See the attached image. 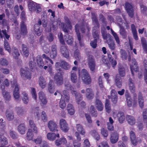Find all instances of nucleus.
<instances>
[{
	"mask_svg": "<svg viewBox=\"0 0 147 147\" xmlns=\"http://www.w3.org/2000/svg\"><path fill=\"white\" fill-rule=\"evenodd\" d=\"M79 76L81 77L83 82L87 84L91 82V79L88 71L85 69H83L79 73Z\"/></svg>",
	"mask_w": 147,
	"mask_h": 147,
	"instance_id": "f257e3e1",
	"label": "nucleus"
},
{
	"mask_svg": "<svg viewBox=\"0 0 147 147\" xmlns=\"http://www.w3.org/2000/svg\"><path fill=\"white\" fill-rule=\"evenodd\" d=\"M28 7L30 11H36L37 13H39L42 11L40 5L32 1L28 3Z\"/></svg>",
	"mask_w": 147,
	"mask_h": 147,
	"instance_id": "f03ea898",
	"label": "nucleus"
},
{
	"mask_svg": "<svg viewBox=\"0 0 147 147\" xmlns=\"http://www.w3.org/2000/svg\"><path fill=\"white\" fill-rule=\"evenodd\" d=\"M56 68L57 70L60 71L59 67L66 70H68L70 68V65L64 60H60L59 62H57L55 64Z\"/></svg>",
	"mask_w": 147,
	"mask_h": 147,
	"instance_id": "7ed1b4c3",
	"label": "nucleus"
},
{
	"mask_svg": "<svg viewBox=\"0 0 147 147\" xmlns=\"http://www.w3.org/2000/svg\"><path fill=\"white\" fill-rule=\"evenodd\" d=\"M125 8L126 11L130 17L131 18L134 17V12L133 9V5L128 2L125 4Z\"/></svg>",
	"mask_w": 147,
	"mask_h": 147,
	"instance_id": "20e7f679",
	"label": "nucleus"
},
{
	"mask_svg": "<svg viewBox=\"0 0 147 147\" xmlns=\"http://www.w3.org/2000/svg\"><path fill=\"white\" fill-rule=\"evenodd\" d=\"M87 63L90 70L94 71L95 67V63L94 57L92 55H89L87 59Z\"/></svg>",
	"mask_w": 147,
	"mask_h": 147,
	"instance_id": "39448f33",
	"label": "nucleus"
},
{
	"mask_svg": "<svg viewBox=\"0 0 147 147\" xmlns=\"http://www.w3.org/2000/svg\"><path fill=\"white\" fill-rule=\"evenodd\" d=\"M60 50V52L63 57L67 59L69 58V49L65 44L61 45Z\"/></svg>",
	"mask_w": 147,
	"mask_h": 147,
	"instance_id": "423d86ee",
	"label": "nucleus"
},
{
	"mask_svg": "<svg viewBox=\"0 0 147 147\" xmlns=\"http://www.w3.org/2000/svg\"><path fill=\"white\" fill-rule=\"evenodd\" d=\"M63 76L60 73L56 74L54 76V81L55 83L58 85H61L63 83Z\"/></svg>",
	"mask_w": 147,
	"mask_h": 147,
	"instance_id": "0eeeda50",
	"label": "nucleus"
},
{
	"mask_svg": "<svg viewBox=\"0 0 147 147\" xmlns=\"http://www.w3.org/2000/svg\"><path fill=\"white\" fill-rule=\"evenodd\" d=\"M20 72L21 76L23 78H26L28 79L31 78V76L28 69L26 68H21Z\"/></svg>",
	"mask_w": 147,
	"mask_h": 147,
	"instance_id": "6e6552de",
	"label": "nucleus"
},
{
	"mask_svg": "<svg viewBox=\"0 0 147 147\" xmlns=\"http://www.w3.org/2000/svg\"><path fill=\"white\" fill-rule=\"evenodd\" d=\"M77 68L76 67H73L72 70L70 72V76L71 81L74 83H76L77 82Z\"/></svg>",
	"mask_w": 147,
	"mask_h": 147,
	"instance_id": "1a4fd4ad",
	"label": "nucleus"
},
{
	"mask_svg": "<svg viewBox=\"0 0 147 147\" xmlns=\"http://www.w3.org/2000/svg\"><path fill=\"white\" fill-rule=\"evenodd\" d=\"M13 83H14V85L15 86L13 92V95L14 98L16 99H18L19 98L20 96L19 91V88L18 86V85L17 83L16 82L14 81L13 82H11V84L12 85Z\"/></svg>",
	"mask_w": 147,
	"mask_h": 147,
	"instance_id": "9d476101",
	"label": "nucleus"
},
{
	"mask_svg": "<svg viewBox=\"0 0 147 147\" xmlns=\"http://www.w3.org/2000/svg\"><path fill=\"white\" fill-rule=\"evenodd\" d=\"M59 124L61 130L65 132L68 131L69 129L68 124L65 119H61L59 121Z\"/></svg>",
	"mask_w": 147,
	"mask_h": 147,
	"instance_id": "9b49d317",
	"label": "nucleus"
},
{
	"mask_svg": "<svg viewBox=\"0 0 147 147\" xmlns=\"http://www.w3.org/2000/svg\"><path fill=\"white\" fill-rule=\"evenodd\" d=\"M48 126L50 131H51L55 132L58 131V126L56 123L54 121L51 120L48 123Z\"/></svg>",
	"mask_w": 147,
	"mask_h": 147,
	"instance_id": "f8f14e48",
	"label": "nucleus"
},
{
	"mask_svg": "<svg viewBox=\"0 0 147 147\" xmlns=\"http://www.w3.org/2000/svg\"><path fill=\"white\" fill-rule=\"evenodd\" d=\"M119 134L117 132L112 133L110 135V141L113 144L117 143L118 140Z\"/></svg>",
	"mask_w": 147,
	"mask_h": 147,
	"instance_id": "ddd939ff",
	"label": "nucleus"
},
{
	"mask_svg": "<svg viewBox=\"0 0 147 147\" xmlns=\"http://www.w3.org/2000/svg\"><path fill=\"white\" fill-rule=\"evenodd\" d=\"M115 84L119 88L121 87L122 84V78L118 74H117L115 76Z\"/></svg>",
	"mask_w": 147,
	"mask_h": 147,
	"instance_id": "4468645a",
	"label": "nucleus"
},
{
	"mask_svg": "<svg viewBox=\"0 0 147 147\" xmlns=\"http://www.w3.org/2000/svg\"><path fill=\"white\" fill-rule=\"evenodd\" d=\"M95 104L96 107L98 111H100L103 110L104 105L100 100L96 98Z\"/></svg>",
	"mask_w": 147,
	"mask_h": 147,
	"instance_id": "2eb2a0df",
	"label": "nucleus"
},
{
	"mask_svg": "<svg viewBox=\"0 0 147 147\" xmlns=\"http://www.w3.org/2000/svg\"><path fill=\"white\" fill-rule=\"evenodd\" d=\"M118 75L121 77H124L125 75V69L124 67L120 64H118Z\"/></svg>",
	"mask_w": 147,
	"mask_h": 147,
	"instance_id": "dca6fc26",
	"label": "nucleus"
},
{
	"mask_svg": "<svg viewBox=\"0 0 147 147\" xmlns=\"http://www.w3.org/2000/svg\"><path fill=\"white\" fill-rule=\"evenodd\" d=\"M75 28L80 45L81 47H83L84 46V44L81 40V36L79 31V25L78 24H77L75 26Z\"/></svg>",
	"mask_w": 147,
	"mask_h": 147,
	"instance_id": "f3484780",
	"label": "nucleus"
},
{
	"mask_svg": "<svg viewBox=\"0 0 147 147\" xmlns=\"http://www.w3.org/2000/svg\"><path fill=\"white\" fill-rule=\"evenodd\" d=\"M111 99L112 102L116 104L117 101V93L115 90L113 89L111 91Z\"/></svg>",
	"mask_w": 147,
	"mask_h": 147,
	"instance_id": "a211bd4d",
	"label": "nucleus"
},
{
	"mask_svg": "<svg viewBox=\"0 0 147 147\" xmlns=\"http://www.w3.org/2000/svg\"><path fill=\"white\" fill-rule=\"evenodd\" d=\"M130 138L131 143L134 145L136 146L137 144L136 137L134 132L132 131L130 132Z\"/></svg>",
	"mask_w": 147,
	"mask_h": 147,
	"instance_id": "6ab92c4d",
	"label": "nucleus"
},
{
	"mask_svg": "<svg viewBox=\"0 0 147 147\" xmlns=\"http://www.w3.org/2000/svg\"><path fill=\"white\" fill-rule=\"evenodd\" d=\"M126 120L128 123L131 125H133L136 123L135 118L131 115H128L126 117Z\"/></svg>",
	"mask_w": 147,
	"mask_h": 147,
	"instance_id": "aec40b11",
	"label": "nucleus"
},
{
	"mask_svg": "<svg viewBox=\"0 0 147 147\" xmlns=\"http://www.w3.org/2000/svg\"><path fill=\"white\" fill-rule=\"evenodd\" d=\"M21 33L23 35H26L27 33L25 23L22 21L20 24Z\"/></svg>",
	"mask_w": 147,
	"mask_h": 147,
	"instance_id": "412c9836",
	"label": "nucleus"
},
{
	"mask_svg": "<svg viewBox=\"0 0 147 147\" xmlns=\"http://www.w3.org/2000/svg\"><path fill=\"white\" fill-rule=\"evenodd\" d=\"M128 84L131 92L132 93H134L135 91V86L131 78H129L128 80Z\"/></svg>",
	"mask_w": 147,
	"mask_h": 147,
	"instance_id": "4be33fe9",
	"label": "nucleus"
},
{
	"mask_svg": "<svg viewBox=\"0 0 147 147\" xmlns=\"http://www.w3.org/2000/svg\"><path fill=\"white\" fill-rule=\"evenodd\" d=\"M86 96L89 100L92 99L94 96V94L92 90L90 88H88L86 90Z\"/></svg>",
	"mask_w": 147,
	"mask_h": 147,
	"instance_id": "5701e85b",
	"label": "nucleus"
},
{
	"mask_svg": "<svg viewBox=\"0 0 147 147\" xmlns=\"http://www.w3.org/2000/svg\"><path fill=\"white\" fill-rule=\"evenodd\" d=\"M59 134H56L55 133H49L47 134V139L51 141H53L55 140L56 137H59Z\"/></svg>",
	"mask_w": 147,
	"mask_h": 147,
	"instance_id": "b1692460",
	"label": "nucleus"
},
{
	"mask_svg": "<svg viewBox=\"0 0 147 147\" xmlns=\"http://www.w3.org/2000/svg\"><path fill=\"white\" fill-rule=\"evenodd\" d=\"M102 38L104 40H111L112 36L109 34H107L105 30H102L101 32Z\"/></svg>",
	"mask_w": 147,
	"mask_h": 147,
	"instance_id": "393cba45",
	"label": "nucleus"
},
{
	"mask_svg": "<svg viewBox=\"0 0 147 147\" xmlns=\"http://www.w3.org/2000/svg\"><path fill=\"white\" fill-rule=\"evenodd\" d=\"M64 38L65 41L68 45H72L73 41L72 36L67 34L65 35Z\"/></svg>",
	"mask_w": 147,
	"mask_h": 147,
	"instance_id": "a878e982",
	"label": "nucleus"
},
{
	"mask_svg": "<svg viewBox=\"0 0 147 147\" xmlns=\"http://www.w3.org/2000/svg\"><path fill=\"white\" fill-rule=\"evenodd\" d=\"M4 135L1 134L0 132V144L3 146L8 144L7 139L3 136Z\"/></svg>",
	"mask_w": 147,
	"mask_h": 147,
	"instance_id": "bb28decb",
	"label": "nucleus"
},
{
	"mask_svg": "<svg viewBox=\"0 0 147 147\" xmlns=\"http://www.w3.org/2000/svg\"><path fill=\"white\" fill-rule=\"evenodd\" d=\"M17 113L18 116H22L26 112L25 109L23 107H17L16 108Z\"/></svg>",
	"mask_w": 147,
	"mask_h": 147,
	"instance_id": "cd10ccee",
	"label": "nucleus"
},
{
	"mask_svg": "<svg viewBox=\"0 0 147 147\" xmlns=\"http://www.w3.org/2000/svg\"><path fill=\"white\" fill-rule=\"evenodd\" d=\"M22 48L23 54L25 57H28L29 54V52L28 49L26 45L24 44H22Z\"/></svg>",
	"mask_w": 147,
	"mask_h": 147,
	"instance_id": "c85d7f7f",
	"label": "nucleus"
},
{
	"mask_svg": "<svg viewBox=\"0 0 147 147\" xmlns=\"http://www.w3.org/2000/svg\"><path fill=\"white\" fill-rule=\"evenodd\" d=\"M17 129L20 134H25L26 128L24 124H21L18 126Z\"/></svg>",
	"mask_w": 147,
	"mask_h": 147,
	"instance_id": "c756f323",
	"label": "nucleus"
},
{
	"mask_svg": "<svg viewBox=\"0 0 147 147\" xmlns=\"http://www.w3.org/2000/svg\"><path fill=\"white\" fill-rule=\"evenodd\" d=\"M97 29V28L95 27H93L92 31V35L94 39L98 40L99 39V32Z\"/></svg>",
	"mask_w": 147,
	"mask_h": 147,
	"instance_id": "7c9ffc66",
	"label": "nucleus"
},
{
	"mask_svg": "<svg viewBox=\"0 0 147 147\" xmlns=\"http://www.w3.org/2000/svg\"><path fill=\"white\" fill-rule=\"evenodd\" d=\"M118 120L119 122L122 123L124 121L125 117L123 113L121 112H119L117 115Z\"/></svg>",
	"mask_w": 147,
	"mask_h": 147,
	"instance_id": "2f4dec72",
	"label": "nucleus"
},
{
	"mask_svg": "<svg viewBox=\"0 0 147 147\" xmlns=\"http://www.w3.org/2000/svg\"><path fill=\"white\" fill-rule=\"evenodd\" d=\"M73 95L75 97L76 102L78 104H79L80 101L82 100V95L80 93H78L77 92L74 94Z\"/></svg>",
	"mask_w": 147,
	"mask_h": 147,
	"instance_id": "473e14b6",
	"label": "nucleus"
},
{
	"mask_svg": "<svg viewBox=\"0 0 147 147\" xmlns=\"http://www.w3.org/2000/svg\"><path fill=\"white\" fill-rule=\"evenodd\" d=\"M141 42L144 52L147 53V43L145 38L144 37H142Z\"/></svg>",
	"mask_w": 147,
	"mask_h": 147,
	"instance_id": "72a5a7b5",
	"label": "nucleus"
},
{
	"mask_svg": "<svg viewBox=\"0 0 147 147\" xmlns=\"http://www.w3.org/2000/svg\"><path fill=\"white\" fill-rule=\"evenodd\" d=\"M39 83L40 86L42 88H43L45 87L46 83L44 78L42 76H41L40 77Z\"/></svg>",
	"mask_w": 147,
	"mask_h": 147,
	"instance_id": "f704fd0d",
	"label": "nucleus"
},
{
	"mask_svg": "<svg viewBox=\"0 0 147 147\" xmlns=\"http://www.w3.org/2000/svg\"><path fill=\"white\" fill-rule=\"evenodd\" d=\"M6 116L7 119L9 121L13 120L14 118L13 113L12 111H7L6 113Z\"/></svg>",
	"mask_w": 147,
	"mask_h": 147,
	"instance_id": "c9c22d12",
	"label": "nucleus"
},
{
	"mask_svg": "<svg viewBox=\"0 0 147 147\" xmlns=\"http://www.w3.org/2000/svg\"><path fill=\"white\" fill-rule=\"evenodd\" d=\"M29 125L31 129H32L33 132L34 133L37 134V129L34 121L32 120L29 121Z\"/></svg>",
	"mask_w": 147,
	"mask_h": 147,
	"instance_id": "e433bc0d",
	"label": "nucleus"
},
{
	"mask_svg": "<svg viewBox=\"0 0 147 147\" xmlns=\"http://www.w3.org/2000/svg\"><path fill=\"white\" fill-rule=\"evenodd\" d=\"M66 142L65 138L63 137L59 139L56 140L55 141V144L57 146H59L62 144H64Z\"/></svg>",
	"mask_w": 147,
	"mask_h": 147,
	"instance_id": "4c0bfd02",
	"label": "nucleus"
},
{
	"mask_svg": "<svg viewBox=\"0 0 147 147\" xmlns=\"http://www.w3.org/2000/svg\"><path fill=\"white\" fill-rule=\"evenodd\" d=\"M138 103L140 107L141 108L143 107L144 104V99L142 96V95L141 92H139L138 94Z\"/></svg>",
	"mask_w": 147,
	"mask_h": 147,
	"instance_id": "58836bf2",
	"label": "nucleus"
},
{
	"mask_svg": "<svg viewBox=\"0 0 147 147\" xmlns=\"http://www.w3.org/2000/svg\"><path fill=\"white\" fill-rule=\"evenodd\" d=\"M2 93L3 96L5 100L9 101L11 100V97L9 92L6 91H3Z\"/></svg>",
	"mask_w": 147,
	"mask_h": 147,
	"instance_id": "ea45409f",
	"label": "nucleus"
},
{
	"mask_svg": "<svg viewBox=\"0 0 147 147\" xmlns=\"http://www.w3.org/2000/svg\"><path fill=\"white\" fill-rule=\"evenodd\" d=\"M22 100L23 102L25 104H27L29 101V99L28 94L25 92L22 93Z\"/></svg>",
	"mask_w": 147,
	"mask_h": 147,
	"instance_id": "a19ab883",
	"label": "nucleus"
},
{
	"mask_svg": "<svg viewBox=\"0 0 147 147\" xmlns=\"http://www.w3.org/2000/svg\"><path fill=\"white\" fill-rule=\"evenodd\" d=\"M119 34L123 38H125L127 37V33L125 29L122 26H120Z\"/></svg>",
	"mask_w": 147,
	"mask_h": 147,
	"instance_id": "79ce46f5",
	"label": "nucleus"
},
{
	"mask_svg": "<svg viewBox=\"0 0 147 147\" xmlns=\"http://www.w3.org/2000/svg\"><path fill=\"white\" fill-rule=\"evenodd\" d=\"M105 107L106 111L108 113H109L111 111V107L109 100L106 99L105 104Z\"/></svg>",
	"mask_w": 147,
	"mask_h": 147,
	"instance_id": "37998d69",
	"label": "nucleus"
},
{
	"mask_svg": "<svg viewBox=\"0 0 147 147\" xmlns=\"http://www.w3.org/2000/svg\"><path fill=\"white\" fill-rule=\"evenodd\" d=\"M107 43L109 48L112 50H115L116 48L115 44L114 41L111 40L107 41Z\"/></svg>",
	"mask_w": 147,
	"mask_h": 147,
	"instance_id": "c03bdc74",
	"label": "nucleus"
},
{
	"mask_svg": "<svg viewBox=\"0 0 147 147\" xmlns=\"http://www.w3.org/2000/svg\"><path fill=\"white\" fill-rule=\"evenodd\" d=\"M53 82V81L51 80L50 81L48 85V90L49 92L53 93L54 91Z\"/></svg>",
	"mask_w": 147,
	"mask_h": 147,
	"instance_id": "a18cd8bd",
	"label": "nucleus"
},
{
	"mask_svg": "<svg viewBox=\"0 0 147 147\" xmlns=\"http://www.w3.org/2000/svg\"><path fill=\"white\" fill-rule=\"evenodd\" d=\"M74 56L76 60H80L81 59V56L79 50L76 49L74 51Z\"/></svg>",
	"mask_w": 147,
	"mask_h": 147,
	"instance_id": "49530a36",
	"label": "nucleus"
},
{
	"mask_svg": "<svg viewBox=\"0 0 147 147\" xmlns=\"http://www.w3.org/2000/svg\"><path fill=\"white\" fill-rule=\"evenodd\" d=\"M36 61L38 66L40 68H42L44 65V63L40 56H38L37 57Z\"/></svg>",
	"mask_w": 147,
	"mask_h": 147,
	"instance_id": "de8ad7c7",
	"label": "nucleus"
},
{
	"mask_svg": "<svg viewBox=\"0 0 147 147\" xmlns=\"http://www.w3.org/2000/svg\"><path fill=\"white\" fill-rule=\"evenodd\" d=\"M34 28L35 34L38 36H40L41 34L42 31L39 26L38 24H35Z\"/></svg>",
	"mask_w": 147,
	"mask_h": 147,
	"instance_id": "09e8293b",
	"label": "nucleus"
},
{
	"mask_svg": "<svg viewBox=\"0 0 147 147\" xmlns=\"http://www.w3.org/2000/svg\"><path fill=\"white\" fill-rule=\"evenodd\" d=\"M1 123L0 127V132L1 134H4L5 133V130L6 128V123L5 121Z\"/></svg>",
	"mask_w": 147,
	"mask_h": 147,
	"instance_id": "8fccbe9b",
	"label": "nucleus"
},
{
	"mask_svg": "<svg viewBox=\"0 0 147 147\" xmlns=\"http://www.w3.org/2000/svg\"><path fill=\"white\" fill-rule=\"evenodd\" d=\"M4 36H5L7 39L9 40L10 36L7 34L6 30L1 31L0 29V38L2 39Z\"/></svg>",
	"mask_w": 147,
	"mask_h": 147,
	"instance_id": "3c124183",
	"label": "nucleus"
},
{
	"mask_svg": "<svg viewBox=\"0 0 147 147\" xmlns=\"http://www.w3.org/2000/svg\"><path fill=\"white\" fill-rule=\"evenodd\" d=\"M76 129L77 131L80 132V134L82 135H84L85 132L84 129L81 125L80 124H77L76 125Z\"/></svg>",
	"mask_w": 147,
	"mask_h": 147,
	"instance_id": "603ef678",
	"label": "nucleus"
},
{
	"mask_svg": "<svg viewBox=\"0 0 147 147\" xmlns=\"http://www.w3.org/2000/svg\"><path fill=\"white\" fill-rule=\"evenodd\" d=\"M9 135L10 137L13 139H16L18 138L17 134L14 131L12 130H9Z\"/></svg>",
	"mask_w": 147,
	"mask_h": 147,
	"instance_id": "864d4df0",
	"label": "nucleus"
},
{
	"mask_svg": "<svg viewBox=\"0 0 147 147\" xmlns=\"http://www.w3.org/2000/svg\"><path fill=\"white\" fill-rule=\"evenodd\" d=\"M121 57L123 60H126L127 58V54L125 50L121 49L120 51Z\"/></svg>",
	"mask_w": 147,
	"mask_h": 147,
	"instance_id": "5fc2aeb1",
	"label": "nucleus"
},
{
	"mask_svg": "<svg viewBox=\"0 0 147 147\" xmlns=\"http://www.w3.org/2000/svg\"><path fill=\"white\" fill-rule=\"evenodd\" d=\"M32 131V129H29L27 133L26 138L28 140H31L34 136Z\"/></svg>",
	"mask_w": 147,
	"mask_h": 147,
	"instance_id": "6e6d98bb",
	"label": "nucleus"
},
{
	"mask_svg": "<svg viewBox=\"0 0 147 147\" xmlns=\"http://www.w3.org/2000/svg\"><path fill=\"white\" fill-rule=\"evenodd\" d=\"M4 46L5 49L9 53H11L10 47L7 40H5L4 42Z\"/></svg>",
	"mask_w": 147,
	"mask_h": 147,
	"instance_id": "4d7b16f0",
	"label": "nucleus"
},
{
	"mask_svg": "<svg viewBox=\"0 0 147 147\" xmlns=\"http://www.w3.org/2000/svg\"><path fill=\"white\" fill-rule=\"evenodd\" d=\"M8 62L7 60L5 58L0 59V64L3 66H7L8 65Z\"/></svg>",
	"mask_w": 147,
	"mask_h": 147,
	"instance_id": "13d9d810",
	"label": "nucleus"
},
{
	"mask_svg": "<svg viewBox=\"0 0 147 147\" xmlns=\"http://www.w3.org/2000/svg\"><path fill=\"white\" fill-rule=\"evenodd\" d=\"M130 67L131 73L133 75H134L133 71L137 72L138 71V68L137 66V64L134 65H130Z\"/></svg>",
	"mask_w": 147,
	"mask_h": 147,
	"instance_id": "bf43d9fd",
	"label": "nucleus"
},
{
	"mask_svg": "<svg viewBox=\"0 0 147 147\" xmlns=\"http://www.w3.org/2000/svg\"><path fill=\"white\" fill-rule=\"evenodd\" d=\"M101 133L104 137H107L108 135L107 131L104 128L101 129Z\"/></svg>",
	"mask_w": 147,
	"mask_h": 147,
	"instance_id": "052dcab7",
	"label": "nucleus"
},
{
	"mask_svg": "<svg viewBox=\"0 0 147 147\" xmlns=\"http://www.w3.org/2000/svg\"><path fill=\"white\" fill-rule=\"evenodd\" d=\"M141 11L145 15H147V8L146 7L143 5H142L140 6Z\"/></svg>",
	"mask_w": 147,
	"mask_h": 147,
	"instance_id": "680f3d73",
	"label": "nucleus"
},
{
	"mask_svg": "<svg viewBox=\"0 0 147 147\" xmlns=\"http://www.w3.org/2000/svg\"><path fill=\"white\" fill-rule=\"evenodd\" d=\"M143 116L144 121L145 123L147 122V109H145L144 110L143 113Z\"/></svg>",
	"mask_w": 147,
	"mask_h": 147,
	"instance_id": "e2e57ef3",
	"label": "nucleus"
},
{
	"mask_svg": "<svg viewBox=\"0 0 147 147\" xmlns=\"http://www.w3.org/2000/svg\"><path fill=\"white\" fill-rule=\"evenodd\" d=\"M65 102L64 100L63 99V98L62 99L61 98L59 102V106L61 109H64L66 105Z\"/></svg>",
	"mask_w": 147,
	"mask_h": 147,
	"instance_id": "0e129e2a",
	"label": "nucleus"
},
{
	"mask_svg": "<svg viewBox=\"0 0 147 147\" xmlns=\"http://www.w3.org/2000/svg\"><path fill=\"white\" fill-rule=\"evenodd\" d=\"M5 13L7 16L9 18L10 20H13V18L14 17V16L13 14H12L10 16V13L7 9H5Z\"/></svg>",
	"mask_w": 147,
	"mask_h": 147,
	"instance_id": "69168bd1",
	"label": "nucleus"
},
{
	"mask_svg": "<svg viewBox=\"0 0 147 147\" xmlns=\"http://www.w3.org/2000/svg\"><path fill=\"white\" fill-rule=\"evenodd\" d=\"M41 119L44 122H46L47 120V117L46 114L44 111H42L41 113Z\"/></svg>",
	"mask_w": 147,
	"mask_h": 147,
	"instance_id": "338daca9",
	"label": "nucleus"
},
{
	"mask_svg": "<svg viewBox=\"0 0 147 147\" xmlns=\"http://www.w3.org/2000/svg\"><path fill=\"white\" fill-rule=\"evenodd\" d=\"M98 147H109L107 142L103 141L97 145Z\"/></svg>",
	"mask_w": 147,
	"mask_h": 147,
	"instance_id": "774afa93",
	"label": "nucleus"
}]
</instances>
